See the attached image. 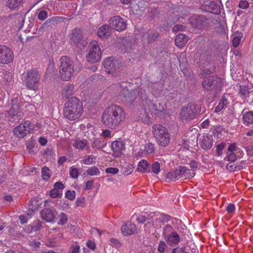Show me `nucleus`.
Returning <instances> with one entry per match:
<instances>
[{
    "instance_id": "obj_1",
    "label": "nucleus",
    "mask_w": 253,
    "mask_h": 253,
    "mask_svg": "<svg viewBox=\"0 0 253 253\" xmlns=\"http://www.w3.org/2000/svg\"><path fill=\"white\" fill-rule=\"evenodd\" d=\"M126 113L122 107L113 105L106 108L102 115L101 121L106 127L115 129L125 120Z\"/></svg>"
},
{
    "instance_id": "obj_2",
    "label": "nucleus",
    "mask_w": 253,
    "mask_h": 253,
    "mask_svg": "<svg viewBox=\"0 0 253 253\" xmlns=\"http://www.w3.org/2000/svg\"><path fill=\"white\" fill-rule=\"evenodd\" d=\"M82 104L76 97H71L65 104L64 117L69 120L78 119L83 113Z\"/></svg>"
},
{
    "instance_id": "obj_3",
    "label": "nucleus",
    "mask_w": 253,
    "mask_h": 253,
    "mask_svg": "<svg viewBox=\"0 0 253 253\" xmlns=\"http://www.w3.org/2000/svg\"><path fill=\"white\" fill-rule=\"evenodd\" d=\"M126 90H124L125 92ZM128 92V94L126 95V101L131 104H133V102L137 103L138 101L141 102L140 103L142 104V105L144 107L145 111L146 109L149 110L151 112L155 114H158L157 106L155 105L151 100H149L145 97L146 94L144 93L143 94L141 93V94H138L137 96L135 95V91Z\"/></svg>"
},
{
    "instance_id": "obj_4",
    "label": "nucleus",
    "mask_w": 253,
    "mask_h": 253,
    "mask_svg": "<svg viewBox=\"0 0 253 253\" xmlns=\"http://www.w3.org/2000/svg\"><path fill=\"white\" fill-rule=\"evenodd\" d=\"M60 61L59 73L61 78L65 81H69L75 74L73 62L67 56L62 57Z\"/></svg>"
},
{
    "instance_id": "obj_5",
    "label": "nucleus",
    "mask_w": 253,
    "mask_h": 253,
    "mask_svg": "<svg viewBox=\"0 0 253 253\" xmlns=\"http://www.w3.org/2000/svg\"><path fill=\"white\" fill-rule=\"evenodd\" d=\"M41 77V74L38 71L32 69L23 73L22 78L27 88L36 90L38 88Z\"/></svg>"
},
{
    "instance_id": "obj_6",
    "label": "nucleus",
    "mask_w": 253,
    "mask_h": 253,
    "mask_svg": "<svg viewBox=\"0 0 253 253\" xmlns=\"http://www.w3.org/2000/svg\"><path fill=\"white\" fill-rule=\"evenodd\" d=\"M152 132L160 145L165 147L169 143L170 137L167 128L161 125H155L153 126Z\"/></svg>"
},
{
    "instance_id": "obj_7",
    "label": "nucleus",
    "mask_w": 253,
    "mask_h": 253,
    "mask_svg": "<svg viewBox=\"0 0 253 253\" xmlns=\"http://www.w3.org/2000/svg\"><path fill=\"white\" fill-rule=\"evenodd\" d=\"M69 37L71 42H73L81 51L86 50V45L88 43L87 39L83 37L79 30H73Z\"/></svg>"
},
{
    "instance_id": "obj_8",
    "label": "nucleus",
    "mask_w": 253,
    "mask_h": 253,
    "mask_svg": "<svg viewBox=\"0 0 253 253\" xmlns=\"http://www.w3.org/2000/svg\"><path fill=\"white\" fill-rule=\"evenodd\" d=\"M224 80L217 76H210L205 78L203 82L202 85L206 90L219 89L222 87Z\"/></svg>"
},
{
    "instance_id": "obj_9",
    "label": "nucleus",
    "mask_w": 253,
    "mask_h": 253,
    "mask_svg": "<svg viewBox=\"0 0 253 253\" xmlns=\"http://www.w3.org/2000/svg\"><path fill=\"white\" fill-rule=\"evenodd\" d=\"M89 51L86 56L87 60L91 63H96L101 58V51L98 42L95 40L90 42Z\"/></svg>"
},
{
    "instance_id": "obj_10",
    "label": "nucleus",
    "mask_w": 253,
    "mask_h": 253,
    "mask_svg": "<svg viewBox=\"0 0 253 253\" xmlns=\"http://www.w3.org/2000/svg\"><path fill=\"white\" fill-rule=\"evenodd\" d=\"M34 126L29 121H25L15 127L13 132L14 135L18 138H23L29 133L34 132Z\"/></svg>"
},
{
    "instance_id": "obj_11",
    "label": "nucleus",
    "mask_w": 253,
    "mask_h": 253,
    "mask_svg": "<svg viewBox=\"0 0 253 253\" xmlns=\"http://www.w3.org/2000/svg\"><path fill=\"white\" fill-rule=\"evenodd\" d=\"M108 22L110 27L117 31H123L126 28V21L119 16L112 17Z\"/></svg>"
},
{
    "instance_id": "obj_12",
    "label": "nucleus",
    "mask_w": 253,
    "mask_h": 253,
    "mask_svg": "<svg viewBox=\"0 0 253 253\" xmlns=\"http://www.w3.org/2000/svg\"><path fill=\"white\" fill-rule=\"evenodd\" d=\"M13 60V53L7 46L0 45V63L8 64Z\"/></svg>"
},
{
    "instance_id": "obj_13",
    "label": "nucleus",
    "mask_w": 253,
    "mask_h": 253,
    "mask_svg": "<svg viewBox=\"0 0 253 253\" xmlns=\"http://www.w3.org/2000/svg\"><path fill=\"white\" fill-rule=\"evenodd\" d=\"M170 226H166L164 228V236L165 239L167 241L169 245L177 244L179 242V237L178 234L175 232H172L169 235L168 232L171 230Z\"/></svg>"
},
{
    "instance_id": "obj_14",
    "label": "nucleus",
    "mask_w": 253,
    "mask_h": 253,
    "mask_svg": "<svg viewBox=\"0 0 253 253\" xmlns=\"http://www.w3.org/2000/svg\"><path fill=\"white\" fill-rule=\"evenodd\" d=\"M106 72L112 74L114 76H117L118 71L116 66V62L111 57L106 59L103 62Z\"/></svg>"
},
{
    "instance_id": "obj_15",
    "label": "nucleus",
    "mask_w": 253,
    "mask_h": 253,
    "mask_svg": "<svg viewBox=\"0 0 253 253\" xmlns=\"http://www.w3.org/2000/svg\"><path fill=\"white\" fill-rule=\"evenodd\" d=\"M111 148L113 152V156L115 157H119L122 155L125 149V145L123 141L116 140L112 142Z\"/></svg>"
},
{
    "instance_id": "obj_16",
    "label": "nucleus",
    "mask_w": 253,
    "mask_h": 253,
    "mask_svg": "<svg viewBox=\"0 0 253 253\" xmlns=\"http://www.w3.org/2000/svg\"><path fill=\"white\" fill-rule=\"evenodd\" d=\"M195 107L194 105L188 104L182 108L180 113L181 118L185 120L192 119L195 115Z\"/></svg>"
},
{
    "instance_id": "obj_17",
    "label": "nucleus",
    "mask_w": 253,
    "mask_h": 253,
    "mask_svg": "<svg viewBox=\"0 0 253 253\" xmlns=\"http://www.w3.org/2000/svg\"><path fill=\"white\" fill-rule=\"evenodd\" d=\"M165 216L163 215H160V217L159 218L158 217H153L152 216H151L152 219H150L149 218L145 217V215L143 214L139 215L137 218V221L139 223H144L145 222H146L147 223L145 224L144 227L145 230L146 231H148V229H147L149 226L151 225H154L155 221L157 220L158 219H161Z\"/></svg>"
},
{
    "instance_id": "obj_18",
    "label": "nucleus",
    "mask_w": 253,
    "mask_h": 253,
    "mask_svg": "<svg viewBox=\"0 0 253 253\" xmlns=\"http://www.w3.org/2000/svg\"><path fill=\"white\" fill-rule=\"evenodd\" d=\"M199 144L203 149H209L212 145V139L211 136L204 134L200 135L198 139Z\"/></svg>"
},
{
    "instance_id": "obj_19",
    "label": "nucleus",
    "mask_w": 253,
    "mask_h": 253,
    "mask_svg": "<svg viewBox=\"0 0 253 253\" xmlns=\"http://www.w3.org/2000/svg\"><path fill=\"white\" fill-rule=\"evenodd\" d=\"M18 98L20 99V97H16L12 100V107L9 111V114L11 116L10 121L13 122L15 119H12V116L16 117V120L18 121L20 119V115L19 114V105L18 104Z\"/></svg>"
},
{
    "instance_id": "obj_20",
    "label": "nucleus",
    "mask_w": 253,
    "mask_h": 253,
    "mask_svg": "<svg viewBox=\"0 0 253 253\" xmlns=\"http://www.w3.org/2000/svg\"><path fill=\"white\" fill-rule=\"evenodd\" d=\"M121 231L123 234L125 236L130 235L136 232V227L135 224L127 222L122 225Z\"/></svg>"
},
{
    "instance_id": "obj_21",
    "label": "nucleus",
    "mask_w": 253,
    "mask_h": 253,
    "mask_svg": "<svg viewBox=\"0 0 253 253\" xmlns=\"http://www.w3.org/2000/svg\"><path fill=\"white\" fill-rule=\"evenodd\" d=\"M42 218L48 222H55V215L53 211L49 209H44L41 212Z\"/></svg>"
},
{
    "instance_id": "obj_22",
    "label": "nucleus",
    "mask_w": 253,
    "mask_h": 253,
    "mask_svg": "<svg viewBox=\"0 0 253 253\" xmlns=\"http://www.w3.org/2000/svg\"><path fill=\"white\" fill-rule=\"evenodd\" d=\"M31 205H33V207L32 208H30L32 210V211L31 212L28 213L26 214V215L22 214L20 215L19 216V218L20 220V222L22 224H24L26 223L30 218L31 217V216L33 214V212L34 210H36V209L39 208V204H38L37 206L35 205V204L36 203V201L35 200H33L32 201H31Z\"/></svg>"
},
{
    "instance_id": "obj_23",
    "label": "nucleus",
    "mask_w": 253,
    "mask_h": 253,
    "mask_svg": "<svg viewBox=\"0 0 253 253\" xmlns=\"http://www.w3.org/2000/svg\"><path fill=\"white\" fill-rule=\"evenodd\" d=\"M179 176L185 179L190 178L195 175L194 171L192 169H189L185 167L180 166L178 168Z\"/></svg>"
},
{
    "instance_id": "obj_24",
    "label": "nucleus",
    "mask_w": 253,
    "mask_h": 253,
    "mask_svg": "<svg viewBox=\"0 0 253 253\" xmlns=\"http://www.w3.org/2000/svg\"><path fill=\"white\" fill-rule=\"evenodd\" d=\"M97 35L101 39H106L110 35V29L107 25H102L98 29Z\"/></svg>"
},
{
    "instance_id": "obj_25",
    "label": "nucleus",
    "mask_w": 253,
    "mask_h": 253,
    "mask_svg": "<svg viewBox=\"0 0 253 253\" xmlns=\"http://www.w3.org/2000/svg\"><path fill=\"white\" fill-rule=\"evenodd\" d=\"M188 41V38L182 34H178L175 39V44L179 47L184 46Z\"/></svg>"
},
{
    "instance_id": "obj_26",
    "label": "nucleus",
    "mask_w": 253,
    "mask_h": 253,
    "mask_svg": "<svg viewBox=\"0 0 253 253\" xmlns=\"http://www.w3.org/2000/svg\"><path fill=\"white\" fill-rule=\"evenodd\" d=\"M73 146L78 149L83 150L85 148L89 149V147L87 145V141L86 139H77L75 140L73 144Z\"/></svg>"
},
{
    "instance_id": "obj_27",
    "label": "nucleus",
    "mask_w": 253,
    "mask_h": 253,
    "mask_svg": "<svg viewBox=\"0 0 253 253\" xmlns=\"http://www.w3.org/2000/svg\"><path fill=\"white\" fill-rule=\"evenodd\" d=\"M144 0H135L134 3L130 4V8L133 13L136 12L137 13V11L140 10V8H143L144 5Z\"/></svg>"
},
{
    "instance_id": "obj_28",
    "label": "nucleus",
    "mask_w": 253,
    "mask_h": 253,
    "mask_svg": "<svg viewBox=\"0 0 253 253\" xmlns=\"http://www.w3.org/2000/svg\"><path fill=\"white\" fill-rule=\"evenodd\" d=\"M24 0H7V6L11 10H15L23 2Z\"/></svg>"
},
{
    "instance_id": "obj_29",
    "label": "nucleus",
    "mask_w": 253,
    "mask_h": 253,
    "mask_svg": "<svg viewBox=\"0 0 253 253\" xmlns=\"http://www.w3.org/2000/svg\"><path fill=\"white\" fill-rule=\"evenodd\" d=\"M106 142L102 138H96L92 142L91 146L93 148L100 149L106 145Z\"/></svg>"
},
{
    "instance_id": "obj_30",
    "label": "nucleus",
    "mask_w": 253,
    "mask_h": 253,
    "mask_svg": "<svg viewBox=\"0 0 253 253\" xmlns=\"http://www.w3.org/2000/svg\"><path fill=\"white\" fill-rule=\"evenodd\" d=\"M148 168L149 164L147 161L142 160L138 163L137 170L140 172H146L148 169Z\"/></svg>"
},
{
    "instance_id": "obj_31",
    "label": "nucleus",
    "mask_w": 253,
    "mask_h": 253,
    "mask_svg": "<svg viewBox=\"0 0 253 253\" xmlns=\"http://www.w3.org/2000/svg\"><path fill=\"white\" fill-rule=\"evenodd\" d=\"M243 119L245 124H253V112H246L243 115Z\"/></svg>"
},
{
    "instance_id": "obj_32",
    "label": "nucleus",
    "mask_w": 253,
    "mask_h": 253,
    "mask_svg": "<svg viewBox=\"0 0 253 253\" xmlns=\"http://www.w3.org/2000/svg\"><path fill=\"white\" fill-rule=\"evenodd\" d=\"M55 72V67L53 62H50L46 70L45 78L48 79L52 75V74Z\"/></svg>"
},
{
    "instance_id": "obj_33",
    "label": "nucleus",
    "mask_w": 253,
    "mask_h": 253,
    "mask_svg": "<svg viewBox=\"0 0 253 253\" xmlns=\"http://www.w3.org/2000/svg\"><path fill=\"white\" fill-rule=\"evenodd\" d=\"M242 38V35L240 33H235L232 36V44L235 47H237L240 43Z\"/></svg>"
},
{
    "instance_id": "obj_34",
    "label": "nucleus",
    "mask_w": 253,
    "mask_h": 253,
    "mask_svg": "<svg viewBox=\"0 0 253 253\" xmlns=\"http://www.w3.org/2000/svg\"><path fill=\"white\" fill-rule=\"evenodd\" d=\"M227 100L224 97H222L221 99L220 100L219 104L215 108L214 112L215 113H217L220 112L222 109H223L227 105Z\"/></svg>"
},
{
    "instance_id": "obj_35",
    "label": "nucleus",
    "mask_w": 253,
    "mask_h": 253,
    "mask_svg": "<svg viewBox=\"0 0 253 253\" xmlns=\"http://www.w3.org/2000/svg\"><path fill=\"white\" fill-rule=\"evenodd\" d=\"M74 90V86L73 84H68L65 88L63 94L66 96L68 97L73 94Z\"/></svg>"
},
{
    "instance_id": "obj_36",
    "label": "nucleus",
    "mask_w": 253,
    "mask_h": 253,
    "mask_svg": "<svg viewBox=\"0 0 253 253\" xmlns=\"http://www.w3.org/2000/svg\"><path fill=\"white\" fill-rule=\"evenodd\" d=\"M51 176V173L49 169L46 167H44L42 170V176L44 180H48Z\"/></svg>"
},
{
    "instance_id": "obj_37",
    "label": "nucleus",
    "mask_w": 253,
    "mask_h": 253,
    "mask_svg": "<svg viewBox=\"0 0 253 253\" xmlns=\"http://www.w3.org/2000/svg\"><path fill=\"white\" fill-rule=\"evenodd\" d=\"M178 176H179L178 169L168 172L166 175L167 178L170 180H175L177 179Z\"/></svg>"
},
{
    "instance_id": "obj_38",
    "label": "nucleus",
    "mask_w": 253,
    "mask_h": 253,
    "mask_svg": "<svg viewBox=\"0 0 253 253\" xmlns=\"http://www.w3.org/2000/svg\"><path fill=\"white\" fill-rule=\"evenodd\" d=\"M95 161V157L93 155L85 156L83 160V163L87 165H91Z\"/></svg>"
},
{
    "instance_id": "obj_39",
    "label": "nucleus",
    "mask_w": 253,
    "mask_h": 253,
    "mask_svg": "<svg viewBox=\"0 0 253 253\" xmlns=\"http://www.w3.org/2000/svg\"><path fill=\"white\" fill-rule=\"evenodd\" d=\"M59 225H63L67 223L68 221L67 216L64 213H61L58 216Z\"/></svg>"
},
{
    "instance_id": "obj_40",
    "label": "nucleus",
    "mask_w": 253,
    "mask_h": 253,
    "mask_svg": "<svg viewBox=\"0 0 253 253\" xmlns=\"http://www.w3.org/2000/svg\"><path fill=\"white\" fill-rule=\"evenodd\" d=\"M99 172V169L95 167H92L86 170V173L90 176L97 175Z\"/></svg>"
},
{
    "instance_id": "obj_41",
    "label": "nucleus",
    "mask_w": 253,
    "mask_h": 253,
    "mask_svg": "<svg viewBox=\"0 0 253 253\" xmlns=\"http://www.w3.org/2000/svg\"><path fill=\"white\" fill-rule=\"evenodd\" d=\"M81 129H82L84 133H88V134L89 132L93 133L94 130V127L88 124L86 125V127L84 125H82L81 126Z\"/></svg>"
},
{
    "instance_id": "obj_42",
    "label": "nucleus",
    "mask_w": 253,
    "mask_h": 253,
    "mask_svg": "<svg viewBox=\"0 0 253 253\" xmlns=\"http://www.w3.org/2000/svg\"><path fill=\"white\" fill-rule=\"evenodd\" d=\"M225 147V143L221 142L216 146V155L217 156H221L222 154V151Z\"/></svg>"
},
{
    "instance_id": "obj_43",
    "label": "nucleus",
    "mask_w": 253,
    "mask_h": 253,
    "mask_svg": "<svg viewBox=\"0 0 253 253\" xmlns=\"http://www.w3.org/2000/svg\"><path fill=\"white\" fill-rule=\"evenodd\" d=\"M155 148L153 144L148 143L145 145V151L147 154H152L154 152Z\"/></svg>"
},
{
    "instance_id": "obj_44",
    "label": "nucleus",
    "mask_w": 253,
    "mask_h": 253,
    "mask_svg": "<svg viewBox=\"0 0 253 253\" xmlns=\"http://www.w3.org/2000/svg\"><path fill=\"white\" fill-rule=\"evenodd\" d=\"M225 160L230 162H234L236 160V156L233 152H227V156L224 158Z\"/></svg>"
},
{
    "instance_id": "obj_45",
    "label": "nucleus",
    "mask_w": 253,
    "mask_h": 253,
    "mask_svg": "<svg viewBox=\"0 0 253 253\" xmlns=\"http://www.w3.org/2000/svg\"><path fill=\"white\" fill-rule=\"evenodd\" d=\"M152 170L155 174H158L160 171V164L155 162L152 165Z\"/></svg>"
},
{
    "instance_id": "obj_46",
    "label": "nucleus",
    "mask_w": 253,
    "mask_h": 253,
    "mask_svg": "<svg viewBox=\"0 0 253 253\" xmlns=\"http://www.w3.org/2000/svg\"><path fill=\"white\" fill-rule=\"evenodd\" d=\"M76 195V192L74 190H68L65 193L66 197L71 201H73L75 199Z\"/></svg>"
},
{
    "instance_id": "obj_47",
    "label": "nucleus",
    "mask_w": 253,
    "mask_h": 253,
    "mask_svg": "<svg viewBox=\"0 0 253 253\" xmlns=\"http://www.w3.org/2000/svg\"><path fill=\"white\" fill-rule=\"evenodd\" d=\"M70 175L72 178H77L79 175L78 169L74 167H71L70 169Z\"/></svg>"
},
{
    "instance_id": "obj_48",
    "label": "nucleus",
    "mask_w": 253,
    "mask_h": 253,
    "mask_svg": "<svg viewBox=\"0 0 253 253\" xmlns=\"http://www.w3.org/2000/svg\"><path fill=\"white\" fill-rule=\"evenodd\" d=\"M62 194L61 191L53 188L50 192V196L51 198H55L58 197Z\"/></svg>"
},
{
    "instance_id": "obj_49",
    "label": "nucleus",
    "mask_w": 253,
    "mask_h": 253,
    "mask_svg": "<svg viewBox=\"0 0 253 253\" xmlns=\"http://www.w3.org/2000/svg\"><path fill=\"white\" fill-rule=\"evenodd\" d=\"M246 100L253 107V91L249 92L248 95L246 97Z\"/></svg>"
},
{
    "instance_id": "obj_50",
    "label": "nucleus",
    "mask_w": 253,
    "mask_h": 253,
    "mask_svg": "<svg viewBox=\"0 0 253 253\" xmlns=\"http://www.w3.org/2000/svg\"><path fill=\"white\" fill-rule=\"evenodd\" d=\"M35 144V140L33 138H31L27 141L26 145L27 149L31 150L34 147Z\"/></svg>"
},
{
    "instance_id": "obj_51",
    "label": "nucleus",
    "mask_w": 253,
    "mask_h": 253,
    "mask_svg": "<svg viewBox=\"0 0 253 253\" xmlns=\"http://www.w3.org/2000/svg\"><path fill=\"white\" fill-rule=\"evenodd\" d=\"M77 207H83L85 206V199L83 197H79L77 198L76 202Z\"/></svg>"
},
{
    "instance_id": "obj_52",
    "label": "nucleus",
    "mask_w": 253,
    "mask_h": 253,
    "mask_svg": "<svg viewBox=\"0 0 253 253\" xmlns=\"http://www.w3.org/2000/svg\"><path fill=\"white\" fill-rule=\"evenodd\" d=\"M133 154L136 157H140L144 156V152L142 150H139L136 147L133 149Z\"/></svg>"
},
{
    "instance_id": "obj_53",
    "label": "nucleus",
    "mask_w": 253,
    "mask_h": 253,
    "mask_svg": "<svg viewBox=\"0 0 253 253\" xmlns=\"http://www.w3.org/2000/svg\"><path fill=\"white\" fill-rule=\"evenodd\" d=\"M167 247V246L165 242L164 241H161L158 246V250L160 253H164Z\"/></svg>"
},
{
    "instance_id": "obj_54",
    "label": "nucleus",
    "mask_w": 253,
    "mask_h": 253,
    "mask_svg": "<svg viewBox=\"0 0 253 253\" xmlns=\"http://www.w3.org/2000/svg\"><path fill=\"white\" fill-rule=\"evenodd\" d=\"M119 169L116 168H108L106 169L105 172L107 173H110L113 174H115L118 173L119 172Z\"/></svg>"
},
{
    "instance_id": "obj_55",
    "label": "nucleus",
    "mask_w": 253,
    "mask_h": 253,
    "mask_svg": "<svg viewBox=\"0 0 253 253\" xmlns=\"http://www.w3.org/2000/svg\"><path fill=\"white\" fill-rule=\"evenodd\" d=\"M47 17V14L46 11L42 10L38 14V18L41 20H44Z\"/></svg>"
},
{
    "instance_id": "obj_56",
    "label": "nucleus",
    "mask_w": 253,
    "mask_h": 253,
    "mask_svg": "<svg viewBox=\"0 0 253 253\" xmlns=\"http://www.w3.org/2000/svg\"><path fill=\"white\" fill-rule=\"evenodd\" d=\"M235 210V205L233 204H229L226 207V211L228 213H233Z\"/></svg>"
},
{
    "instance_id": "obj_57",
    "label": "nucleus",
    "mask_w": 253,
    "mask_h": 253,
    "mask_svg": "<svg viewBox=\"0 0 253 253\" xmlns=\"http://www.w3.org/2000/svg\"><path fill=\"white\" fill-rule=\"evenodd\" d=\"M133 170V168L131 166L128 165H126V167L125 168L124 173L126 175H128L132 172Z\"/></svg>"
},
{
    "instance_id": "obj_58",
    "label": "nucleus",
    "mask_w": 253,
    "mask_h": 253,
    "mask_svg": "<svg viewBox=\"0 0 253 253\" xmlns=\"http://www.w3.org/2000/svg\"><path fill=\"white\" fill-rule=\"evenodd\" d=\"M101 135L104 137L111 138L112 137L111 131L108 129H106L102 131Z\"/></svg>"
},
{
    "instance_id": "obj_59",
    "label": "nucleus",
    "mask_w": 253,
    "mask_h": 253,
    "mask_svg": "<svg viewBox=\"0 0 253 253\" xmlns=\"http://www.w3.org/2000/svg\"><path fill=\"white\" fill-rule=\"evenodd\" d=\"M54 188L62 192V190L65 188V186L61 182H57L54 184Z\"/></svg>"
},
{
    "instance_id": "obj_60",
    "label": "nucleus",
    "mask_w": 253,
    "mask_h": 253,
    "mask_svg": "<svg viewBox=\"0 0 253 253\" xmlns=\"http://www.w3.org/2000/svg\"><path fill=\"white\" fill-rule=\"evenodd\" d=\"M249 6V3L246 0H241L239 3V7L242 9H246Z\"/></svg>"
},
{
    "instance_id": "obj_61",
    "label": "nucleus",
    "mask_w": 253,
    "mask_h": 253,
    "mask_svg": "<svg viewBox=\"0 0 253 253\" xmlns=\"http://www.w3.org/2000/svg\"><path fill=\"white\" fill-rule=\"evenodd\" d=\"M185 27L180 25H176L173 26L172 31L174 32H177L179 31H183L185 29Z\"/></svg>"
},
{
    "instance_id": "obj_62",
    "label": "nucleus",
    "mask_w": 253,
    "mask_h": 253,
    "mask_svg": "<svg viewBox=\"0 0 253 253\" xmlns=\"http://www.w3.org/2000/svg\"><path fill=\"white\" fill-rule=\"evenodd\" d=\"M35 226L31 227L32 230L37 231L39 230L41 227V223L40 221L38 220L35 222Z\"/></svg>"
},
{
    "instance_id": "obj_63",
    "label": "nucleus",
    "mask_w": 253,
    "mask_h": 253,
    "mask_svg": "<svg viewBox=\"0 0 253 253\" xmlns=\"http://www.w3.org/2000/svg\"><path fill=\"white\" fill-rule=\"evenodd\" d=\"M86 246L88 248L91 250H94L96 247L94 242L91 240H89L86 242Z\"/></svg>"
},
{
    "instance_id": "obj_64",
    "label": "nucleus",
    "mask_w": 253,
    "mask_h": 253,
    "mask_svg": "<svg viewBox=\"0 0 253 253\" xmlns=\"http://www.w3.org/2000/svg\"><path fill=\"white\" fill-rule=\"evenodd\" d=\"M79 250L80 246L77 244L73 245L71 249L72 253H78L79 252Z\"/></svg>"
}]
</instances>
